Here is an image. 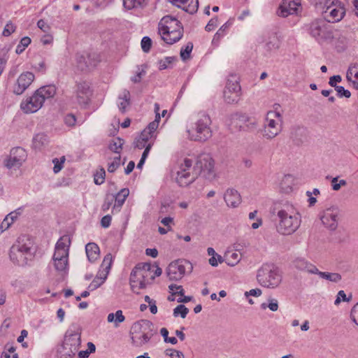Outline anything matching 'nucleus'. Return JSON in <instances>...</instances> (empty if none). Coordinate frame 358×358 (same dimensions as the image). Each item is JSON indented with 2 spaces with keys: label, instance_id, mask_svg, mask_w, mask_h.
Instances as JSON below:
<instances>
[{
  "label": "nucleus",
  "instance_id": "obj_1",
  "mask_svg": "<svg viewBox=\"0 0 358 358\" xmlns=\"http://www.w3.org/2000/svg\"><path fill=\"white\" fill-rule=\"evenodd\" d=\"M277 231L282 235H290L300 227L301 215L292 205L285 204L277 212Z\"/></svg>",
  "mask_w": 358,
  "mask_h": 358
},
{
  "label": "nucleus",
  "instance_id": "obj_2",
  "mask_svg": "<svg viewBox=\"0 0 358 358\" xmlns=\"http://www.w3.org/2000/svg\"><path fill=\"white\" fill-rule=\"evenodd\" d=\"M57 89L53 85L43 86L35 91L32 96L27 97L20 103V108L25 113L37 112L47 99L56 94Z\"/></svg>",
  "mask_w": 358,
  "mask_h": 358
},
{
  "label": "nucleus",
  "instance_id": "obj_3",
  "mask_svg": "<svg viewBox=\"0 0 358 358\" xmlns=\"http://www.w3.org/2000/svg\"><path fill=\"white\" fill-rule=\"evenodd\" d=\"M211 123V119L206 113H199L194 126L187 129L189 138L199 142L208 140L212 136Z\"/></svg>",
  "mask_w": 358,
  "mask_h": 358
},
{
  "label": "nucleus",
  "instance_id": "obj_4",
  "mask_svg": "<svg viewBox=\"0 0 358 358\" xmlns=\"http://www.w3.org/2000/svg\"><path fill=\"white\" fill-rule=\"evenodd\" d=\"M194 161L189 158H184L178 162L173 167V174L176 176L175 180L180 187H187L196 179L194 171Z\"/></svg>",
  "mask_w": 358,
  "mask_h": 358
},
{
  "label": "nucleus",
  "instance_id": "obj_5",
  "mask_svg": "<svg viewBox=\"0 0 358 358\" xmlns=\"http://www.w3.org/2000/svg\"><path fill=\"white\" fill-rule=\"evenodd\" d=\"M152 323L147 320L134 322L130 329L131 343L135 347H141L150 340Z\"/></svg>",
  "mask_w": 358,
  "mask_h": 358
},
{
  "label": "nucleus",
  "instance_id": "obj_6",
  "mask_svg": "<svg viewBox=\"0 0 358 358\" xmlns=\"http://www.w3.org/2000/svg\"><path fill=\"white\" fill-rule=\"evenodd\" d=\"M257 279L262 286L274 289L281 283L282 275L277 267L273 265L264 264L258 270Z\"/></svg>",
  "mask_w": 358,
  "mask_h": 358
},
{
  "label": "nucleus",
  "instance_id": "obj_7",
  "mask_svg": "<svg viewBox=\"0 0 358 358\" xmlns=\"http://www.w3.org/2000/svg\"><path fill=\"white\" fill-rule=\"evenodd\" d=\"M194 167L196 178L199 176L209 181L216 178L215 161L209 154L203 153L199 155L194 162Z\"/></svg>",
  "mask_w": 358,
  "mask_h": 358
},
{
  "label": "nucleus",
  "instance_id": "obj_8",
  "mask_svg": "<svg viewBox=\"0 0 358 358\" xmlns=\"http://www.w3.org/2000/svg\"><path fill=\"white\" fill-rule=\"evenodd\" d=\"M282 123V117L279 112H268L265 120L263 136L267 139L275 138L281 131Z\"/></svg>",
  "mask_w": 358,
  "mask_h": 358
},
{
  "label": "nucleus",
  "instance_id": "obj_9",
  "mask_svg": "<svg viewBox=\"0 0 358 358\" xmlns=\"http://www.w3.org/2000/svg\"><path fill=\"white\" fill-rule=\"evenodd\" d=\"M239 78L236 74H230L224 90V99L227 103H237L241 95Z\"/></svg>",
  "mask_w": 358,
  "mask_h": 358
},
{
  "label": "nucleus",
  "instance_id": "obj_10",
  "mask_svg": "<svg viewBox=\"0 0 358 358\" xmlns=\"http://www.w3.org/2000/svg\"><path fill=\"white\" fill-rule=\"evenodd\" d=\"M310 34L319 43H323L334 38L333 31L322 20H315L310 24Z\"/></svg>",
  "mask_w": 358,
  "mask_h": 358
},
{
  "label": "nucleus",
  "instance_id": "obj_11",
  "mask_svg": "<svg viewBox=\"0 0 358 358\" xmlns=\"http://www.w3.org/2000/svg\"><path fill=\"white\" fill-rule=\"evenodd\" d=\"M152 266L148 263L138 264L131 271L129 278L131 288L134 292L136 289H145L146 283L143 282V272L150 271Z\"/></svg>",
  "mask_w": 358,
  "mask_h": 358
},
{
  "label": "nucleus",
  "instance_id": "obj_12",
  "mask_svg": "<svg viewBox=\"0 0 358 358\" xmlns=\"http://www.w3.org/2000/svg\"><path fill=\"white\" fill-rule=\"evenodd\" d=\"M81 343L80 331L77 324H72L65 334L63 348L69 349V352H77Z\"/></svg>",
  "mask_w": 358,
  "mask_h": 358
},
{
  "label": "nucleus",
  "instance_id": "obj_13",
  "mask_svg": "<svg viewBox=\"0 0 358 358\" xmlns=\"http://www.w3.org/2000/svg\"><path fill=\"white\" fill-rule=\"evenodd\" d=\"M25 158L26 153L23 148L20 147L14 148L11 149L10 155L4 161V164L9 169L16 170L22 166L25 161Z\"/></svg>",
  "mask_w": 358,
  "mask_h": 358
},
{
  "label": "nucleus",
  "instance_id": "obj_14",
  "mask_svg": "<svg viewBox=\"0 0 358 358\" xmlns=\"http://www.w3.org/2000/svg\"><path fill=\"white\" fill-rule=\"evenodd\" d=\"M189 263L185 260L178 259L171 262L166 268V274L170 280H180L185 273V266Z\"/></svg>",
  "mask_w": 358,
  "mask_h": 358
},
{
  "label": "nucleus",
  "instance_id": "obj_15",
  "mask_svg": "<svg viewBox=\"0 0 358 358\" xmlns=\"http://www.w3.org/2000/svg\"><path fill=\"white\" fill-rule=\"evenodd\" d=\"M183 30L182 23L176 17L171 15L163 17L158 24V32L160 34L173 31Z\"/></svg>",
  "mask_w": 358,
  "mask_h": 358
},
{
  "label": "nucleus",
  "instance_id": "obj_16",
  "mask_svg": "<svg viewBox=\"0 0 358 358\" xmlns=\"http://www.w3.org/2000/svg\"><path fill=\"white\" fill-rule=\"evenodd\" d=\"M340 210L337 207H331L324 210L320 219L322 224L329 229L334 231L338 227Z\"/></svg>",
  "mask_w": 358,
  "mask_h": 358
},
{
  "label": "nucleus",
  "instance_id": "obj_17",
  "mask_svg": "<svg viewBox=\"0 0 358 358\" xmlns=\"http://www.w3.org/2000/svg\"><path fill=\"white\" fill-rule=\"evenodd\" d=\"M74 94L78 104L87 105L92 95L90 84L86 81L77 82Z\"/></svg>",
  "mask_w": 358,
  "mask_h": 358
},
{
  "label": "nucleus",
  "instance_id": "obj_18",
  "mask_svg": "<svg viewBox=\"0 0 358 358\" xmlns=\"http://www.w3.org/2000/svg\"><path fill=\"white\" fill-rule=\"evenodd\" d=\"M34 80V75L31 72L22 73L13 86V92L16 95H20L29 87Z\"/></svg>",
  "mask_w": 358,
  "mask_h": 358
},
{
  "label": "nucleus",
  "instance_id": "obj_19",
  "mask_svg": "<svg viewBox=\"0 0 358 358\" xmlns=\"http://www.w3.org/2000/svg\"><path fill=\"white\" fill-rule=\"evenodd\" d=\"M300 6V3L295 1L282 0L279 7L278 15L280 17H286L289 15L296 14Z\"/></svg>",
  "mask_w": 358,
  "mask_h": 358
},
{
  "label": "nucleus",
  "instance_id": "obj_20",
  "mask_svg": "<svg viewBox=\"0 0 358 358\" xmlns=\"http://www.w3.org/2000/svg\"><path fill=\"white\" fill-rule=\"evenodd\" d=\"M169 1L190 14L195 13L199 8L198 0H169Z\"/></svg>",
  "mask_w": 358,
  "mask_h": 358
},
{
  "label": "nucleus",
  "instance_id": "obj_21",
  "mask_svg": "<svg viewBox=\"0 0 358 358\" xmlns=\"http://www.w3.org/2000/svg\"><path fill=\"white\" fill-rule=\"evenodd\" d=\"M31 253V248L27 245L26 243H21L18 242L17 244L13 245L10 249V259L14 260L15 259H17L19 257L20 258L24 257L27 259L26 255H30Z\"/></svg>",
  "mask_w": 358,
  "mask_h": 358
},
{
  "label": "nucleus",
  "instance_id": "obj_22",
  "mask_svg": "<svg viewBox=\"0 0 358 358\" xmlns=\"http://www.w3.org/2000/svg\"><path fill=\"white\" fill-rule=\"evenodd\" d=\"M224 199L229 207L236 208L241 202V197L237 190L228 189L224 195Z\"/></svg>",
  "mask_w": 358,
  "mask_h": 358
},
{
  "label": "nucleus",
  "instance_id": "obj_23",
  "mask_svg": "<svg viewBox=\"0 0 358 358\" xmlns=\"http://www.w3.org/2000/svg\"><path fill=\"white\" fill-rule=\"evenodd\" d=\"M345 13L343 7H329L325 11V17L331 22H336L342 20Z\"/></svg>",
  "mask_w": 358,
  "mask_h": 358
},
{
  "label": "nucleus",
  "instance_id": "obj_24",
  "mask_svg": "<svg viewBox=\"0 0 358 358\" xmlns=\"http://www.w3.org/2000/svg\"><path fill=\"white\" fill-rule=\"evenodd\" d=\"M294 265L298 270L306 271L308 273L315 274L317 272V268L316 266L310 263L303 258H296L294 261Z\"/></svg>",
  "mask_w": 358,
  "mask_h": 358
},
{
  "label": "nucleus",
  "instance_id": "obj_25",
  "mask_svg": "<svg viewBox=\"0 0 358 358\" xmlns=\"http://www.w3.org/2000/svg\"><path fill=\"white\" fill-rule=\"evenodd\" d=\"M77 64L81 71H86L96 66L95 62L92 61L91 55L88 54L78 55Z\"/></svg>",
  "mask_w": 358,
  "mask_h": 358
},
{
  "label": "nucleus",
  "instance_id": "obj_26",
  "mask_svg": "<svg viewBox=\"0 0 358 358\" xmlns=\"http://www.w3.org/2000/svg\"><path fill=\"white\" fill-rule=\"evenodd\" d=\"M129 194L128 188L122 189L116 195H114L115 204L113 205L112 213L119 212L124 204L126 199Z\"/></svg>",
  "mask_w": 358,
  "mask_h": 358
},
{
  "label": "nucleus",
  "instance_id": "obj_27",
  "mask_svg": "<svg viewBox=\"0 0 358 358\" xmlns=\"http://www.w3.org/2000/svg\"><path fill=\"white\" fill-rule=\"evenodd\" d=\"M162 39L167 44L172 45L179 40L183 36V30L180 31H173L167 33H164L163 34H160Z\"/></svg>",
  "mask_w": 358,
  "mask_h": 358
},
{
  "label": "nucleus",
  "instance_id": "obj_28",
  "mask_svg": "<svg viewBox=\"0 0 358 358\" xmlns=\"http://www.w3.org/2000/svg\"><path fill=\"white\" fill-rule=\"evenodd\" d=\"M85 252L90 262H94L99 256V248L94 243H87L85 246Z\"/></svg>",
  "mask_w": 358,
  "mask_h": 358
},
{
  "label": "nucleus",
  "instance_id": "obj_29",
  "mask_svg": "<svg viewBox=\"0 0 358 358\" xmlns=\"http://www.w3.org/2000/svg\"><path fill=\"white\" fill-rule=\"evenodd\" d=\"M279 47L280 42L278 36L275 34H272L268 36L264 45V50L267 53H271L273 51L277 50Z\"/></svg>",
  "mask_w": 358,
  "mask_h": 358
},
{
  "label": "nucleus",
  "instance_id": "obj_30",
  "mask_svg": "<svg viewBox=\"0 0 358 358\" xmlns=\"http://www.w3.org/2000/svg\"><path fill=\"white\" fill-rule=\"evenodd\" d=\"M315 274L318 275L320 278L327 280L331 282L336 283L340 282L342 279L341 275L338 273L322 272L317 269V272Z\"/></svg>",
  "mask_w": 358,
  "mask_h": 358
},
{
  "label": "nucleus",
  "instance_id": "obj_31",
  "mask_svg": "<svg viewBox=\"0 0 358 358\" xmlns=\"http://www.w3.org/2000/svg\"><path fill=\"white\" fill-rule=\"evenodd\" d=\"M293 185V177L291 175H285L281 180L280 187L282 192L288 193L292 191Z\"/></svg>",
  "mask_w": 358,
  "mask_h": 358
},
{
  "label": "nucleus",
  "instance_id": "obj_32",
  "mask_svg": "<svg viewBox=\"0 0 358 358\" xmlns=\"http://www.w3.org/2000/svg\"><path fill=\"white\" fill-rule=\"evenodd\" d=\"M232 24V22L230 20H228L226 23H224L215 33L214 35V37L212 41V43L213 45L218 44L221 38H222L225 34L227 30L229 29V27Z\"/></svg>",
  "mask_w": 358,
  "mask_h": 358
},
{
  "label": "nucleus",
  "instance_id": "obj_33",
  "mask_svg": "<svg viewBox=\"0 0 358 358\" xmlns=\"http://www.w3.org/2000/svg\"><path fill=\"white\" fill-rule=\"evenodd\" d=\"M119 100H120V101L118 102L119 109L122 112H124L126 108L129 104L130 92L128 90H124L122 92V94L119 96Z\"/></svg>",
  "mask_w": 358,
  "mask_h": 358
},
{
  "label": "nucleus",
  "instance_id": "obj_34",
  "mask_svg": "<svg viewBox=\"0 0 358 358\" xmlns=\"http://www.w3.org/2000/svg\"><path fill=\"white\" fill-rule=\"evenodd\" d=\"M150 129H151L149 128V125L144 129L139 136L141 138V141H144V142L146 143H154L157 136L156 131H151Z\"/></svg>",
  "mask_w": 358,
  "mask_h": 358
},
{
  "label": "nucleus",
  "instance_id": "obj_35",
  "mask_svg": "<svg viewBox=\"0 0 358 358\" xmlns=\"http://www.w3.org/2000/svg\"><path fill=\"white\" fill-rule=\"evenodd\" d=\"M124 141L123 139L117 137L111 140L108 148L115 153L120 154Z\"/></svg>",
  "mask_w": 358,
  "mask_h": 358
},
{
  "label": "nucleus",
  "instance_id": "obj_36",
  "mask_svg": "<svg viewBox=\"0 0 358 358\" xmlns=\"http://www.w3.org/2000/svg\"><path fill=\"white\" fill-rule=\"evenodd\" d=\"M55 268L58 272L66 273L69 270L68 258L52 259Z\"/></svg>",
  "mask_w": 358,
  "mask_h": 358
},
{
  "label": "nucleus",
  "instance_id": "obj_37",
  "mask_svg": "<svg viewBox=\"0 0 358 358\" xmlns=\"http://www.w3.org/2000/svg\"><path fill=\"white\" fill-rule=\"evenodd\" d=\"M47 142L48 137L45 134H38L33 138V146L35 149L40 150Z\"/></svg>",
  "mask_w": 358,
  "mask_h": 358
},
{
  "label": "nucleus",
  "instance_id": "obj_38",
  "mask_svg": "<svg viewBox=\"0 0 358 358\" xmlns=\"http://www.w3.org/2000/svg\"><path fill=\"white\" fill-rule=\"evenodd\" d=\"M71 245V238L68 235L62 236L55 245L56 249L65 250L69 252V247Z\"/></svg>",
  "mask_w": 358,
  "mask_h": 358
},
{
  "label": "nucleus",
  "instance_id": "obj_39",
  "mask_svg": "<svg viewBox=\"0 0 358 358\" xmlns=\"http://www.w3.org/2000/svg\"><path fill=\"white\" fill-rule=\"evenodd\" d=\"M262 310L269 308L270 310L275 312L278 309V301L276 299L269 297L267 299V303H262L260 306Z\"/></svg>",
  "mask_w": 358,
  "mask_h": 358
},
{
  "label": "nucleus",
  "instance_id": "obj_40",
  "mask_svg": "<svg viewBox=\"0 0 358 358\" xmlns=\"http://www.w3.org/2000/svg\"><path fill=\"white\" fill-rule=\"evenodd\" d=\"M113 264V256L110 253L107 254L102 262L101 267L103 270L105 271V273H103V275H106L107 277L108 274L109 273V271L110 270L111 266Z\"/></svg>",
  "mask_w": 358,
  "mask_h": 358
},
{
  "label": "nucleus",
  "instance_id": "obj_41",
  "mask_svg": "<svg viewBox=\"0 0 358 358\" xmlns=\"http://www.w3.org/2000/svg\"><path fill=\"white\" fill-rule=\"evenodd\" d=\"M106 275H102L100 274L99 275H96L95 278L92 280V282L89 285L87 289L90 291H93L99 287L106 280Z\"/></svg>",
  "mask_w": 358,
  "mask_h": 358
},
{
  "label": "nucleus",
  "instance_id": "obj_42",
  "mask_svg": "<svg viewBox=\"0 0 358 358\" xmlns=\"http://www.w3.org/2000/svg\"><path fill=\"white\" fill-rule=\"evenodd\" d=\"M241 260V255L237 252L229 253L226 256V263L230 266H236Z\"/></svg>",
  "mask_w": 358,
  "mask_h": 358
},
{
  "label": "nucleus",
  "instance_id": "obj_43",
  "mask_svg": "<svg viewBox=\"0 0 358 358\" xmlns=\"http://www.w3.org/2000/svg\"><path fill=\"white\" fill-rule=\"evenodd\" d=\"M31 43V38L28 36L23 37L20 43L17 45L15 52L20 55L24 52L25 48Z\"/></svg>",
  "mask_w": 358,
  "mask_h": 358
},
{
  "label": "nucleus",
  "instance_id": "obj_44",
  "mask_svg": "<svg viewBox=\"0 0 358 358\" xmlns=\"http://www.w3.org/2000/svg\"><path fill=\"white\" fill-rule=\"evenodd\" d=\"M177 60L176 57H166L159 62V69L164 70L170 67L172 63Z\"/></svg>",
  "mask_w": 358,
  "mask_h": 358
},
{
  "label": "nucleus",
  "instance_id": "obj_45",
  "mask_svg": "<svg viewBox=\"0 0 358 358\" xmlns=\"http://www.w3.org/2000/svg\"><path fill=\"white\" fill-rule=\"evenodd\" d=\"M193 49V43L189 42L187 43L185 48H182L180 50V57L183 61L187 60L190 57V53Z\"/></svg>",
  "mask_w": 358,
  "mask_h": 358
},
{
  "label": "nucleus",
  "instance_id": "obj_46",
  "mask_svg": "<svg viewBox=\"0 0 358 358\" xmlns=\"http://www.w3.org/2000/svg\"><path fill=\"white\" fill-rule=\"evenodd\" d=\"M106 171L103 168H101L99 170L94 174V181L96 185H101L105 181Z\"/></svg>",
  "mask_w": 358,
  "mask_h": 358
},
{
  "label": "nucleus",
  "instance_id": "obj_47",
  "mask_svg": "<svg viewBox=\"0 0 358 358\" xmlns=\"http://www.w3.org/2000/svg\"><path fill=\"white\" fill-rule=\"evenodd\" d=\"M188 313L189 309L184 305H178L173 309L174 317L180 315L182 318H185Z\"/></svg>",
  "mask_w": 358,
  "mask_h": 358
},
{
  "label": "nucleus",
  "instance_id": "obj_48",
  "mask_svg": "<svg viewBox=\"0 0 358 358\" xmlns=\"http://www.w3.org/2000/svg\"><path fill=\"white\" fill-rule=\"evenodd\" d=\"M114 201V195H107L104 199L103 203L101 206V210L103 212L108 210Z\"/></svg>",
  "mask_w": 358,
  "mask_h": 358
},
{
  "label": "nucleus",
  "instance_id": "obj_49",
  "mask_svg": "<svg viewBox=\"0 0 358 358\" xmlns=\"http://www.w3.org/2000/svg\"><path fill=\"white\" fill-rule=\"evenodd\" d=\"M120 165V156L115 157L113 161L108 164V171L109 173H113Z\"/></svg>",
  "mask_w": 358,
  "mask_h": 358
},
{
  "label": "nucleus",
  "instance_id": "obj_50",
  "mask_svg": "<svg viewBox=\"0 0 358 358\" xmlns=\"http://www.w3.org/2000/svg\"><path fill=\"white\" fill-rule=\"evenodd\" d=\"M152 46V40L148 36H144L141 40V48L143 52H148Z\"/></svg>",
  "mask_w": 358,
  "mask_h": 358
},
{
  "label": "nucleus",
  "instance_id": "obj_51",
  "mask_svg": "<svg viewBox=\"0 0 358 358\" xmlns=\"http://www.w3.org/2000/svg\"><path fill=\"white\" fill-rule=\"evenodd\" d=\"M334 89L337 92V94L339 97L350 98L351 96L350 92L345 90L343 86L337 85Z\"/></svg>",
  "mask_w": 358,
  "mask_h": 358
},
{
  "label": "nucleus",
  "instance_id": "obj_52",
  "mask_svg": "<svg viewBox=\"0 0 358 358\" xmlns=\"http://www.w3.org/2000/svg\"><path fill=\"white\" fill-rule=\"evenodd\" d=\"M69 252L65 250H59L55 248V252L52 259L69 258Z\"/></svg>",
  "mask_w": 358,
  "mask_h": 358
},
{
  "label": "nucleus",
  "instance_id": "obj_53",
  "mask_svg": "<svg viewBox=\"0 0 358 358\" xmlns=\"http://www.w3.org/2000/svg\"><path fill=\"white\" fill-rule=\"evenodd\" d=\"M165 354L171 358H185V356L181 351L174 349L166 350L165 351Z\"/></svg>",
  "mask_w": 358,
  "mask_h": 358
},
{
  "label": "nucleus",
  "instance_id": "obj_54",
  "mask_svg": "<svg viewBox=\"0 0 358 358\" xmlns=\"http://www.w3.org/2000/svg\"><path fill=\"white\" fill-rule=\"evenodd\" d=\"M306 134V129L305 128L298 127L295 128L294 131L292 133V136H293V138H297L298 136H300L301 138H299V140L300 142H302L303 137H305Z\"/></svg>",
  "mask_w": 358,
  "mask_h": 358
},
{
  "label": "nucleus",
  "instance_id": "obj_55",
  "mask_svg": "<svg viewBox=\"0 0 358 358\" xmlns=\"http://www.w3.org/2000/svg\"><path fill=\"white\" fill-rule=\"evenodd\" d=\"M145 70L142 68L140 69V66H138V71L136 72V75L131 78V81L134 83H138L141 82L142 77L145 75Z\"/></svg>",
  "mask_w": 358,
  "mask_h": 358
},
{
  "label": "nucleus",
  "instance_id": "obj_56",
  "mask_svg": "<svg viewBox=\"0 0 358 358\" xmlns=\"http://www.w3.org/2000/svg\"><path fill=\"white\" fill-rule=\"evenodd\" d=\"M125 320V317L123 315L122 311L118 310L115 313V326L118 327L120 323L123 322Z\"/></svg>",
  "mask_w": 358,
  "mask_h": 358
},
{
  "label": "nucleus",
  "instance_id": "obj_57",
  "mask_svg": "<svg viewBox=\"0 0 358 358\" xmlns=\"http://www.w3.org/2000/svg\"><path fill=\"white\" fill-rule=\"evenodd\" d=\"M123 5L125 8L131 10L134 8L140 7L136 0H123Z\"/></svg>",
  "mask_w": 358,
  "mask_h": 358
},
{
  "label": "nucleus",
  "instance_id": "obj_58",
  "mask_svg": "<svg viewBox=\"0 0 358 358\" xmlns=\"http://www.w3.org/2000/svg\"><path fill=\"white\" fill-rule=\"evenodd\" d=\"M15 27L11 22H8L6 24L3 31V35L4 36H8L15 31Z\"/></svg>",
  "mask_w": 358,
  "mask_h": 358
},
{
  "label": "nucleus",
  "instance_id": "obj_59",
  "mask_svg": "<svg viewBox=\"0 0 358 358\" xmlns=\"http://www.w3.org/2000/svg\"><path fill=\"white\" fill-rule=\"evenodd\" d=\"M217 22H218L217 17L215 16V17H213L211 20H210V21L206 24V26L205 27L206 31H212L215 27H216L217 26Z\"/></svg>",
  "mask_w": 358,
  "mask_h": 358
},
{
  "label": "nucleus",
  "instance_id": "obj_60",
  "mask_svg": "<svg viewBox=\"0 0 358 358\" xmlns=\"http://www.w3.org/2000/svg\"><path fill=\"white\" fill-rule=\"evenodd\" d=\"M151 266L152 269L150 270V272H154V275L150 278V280L152 281L155 278V277H158L162 275V270L156 264H151Z\"/></svg>",
  "mask_w": 358,
  "mask_h": 358
},
{
  "label": "nucleus",
  "instance_id": "obj_61",
  "mask_svg": "<svg viewBox=\"0 0 358 358\" xmlns=\"http://www.w3.org/2000/svg\"><path fill=\"white\" fill-rule=\"evenodd\" d=\"M161 120V115L159 113H156L155 119L154 121L151 122L148 125L149 128L151 129L152 131H156L159 127V123Z\"/></svg>",
  "mask_w": 358,
  "mask_h": 358
},
{
  "label": "nucleus",
  "instance_id": "obj_62",
  "mask_svg": "<svg viewBox=\"0 0 358 358\" xmlns=\"http://www.w3.org/2000/svg\"><path fill=\"white\" fill-rule=\"evenodd\" d=\"M65 124L68 126H73L76 124V119L74 115L73 114H68L66 115L64 118Z\"/></svg>",
  "mask_w": 358,
  "mask_h": 358
},
{
  "label": "nucleus",
  "instance_id": "obj_63",
  "mask_svg": "<svg viewBox=\"0 0 358 358\" xmlns=\"http://www.w3.org/2000/svg\"><path fill=\"white\" fill-rule=\"evenodd\" d=\"M37 26L39 29H41L43 32L45 33L48 32L50 30V26L43 20H39L37 22Z\"/></svg>",
  "mask_w": 358,
  "mask_h": 358
},
{
  "label": "nucleus",
  "instance_id": "obj_64",
  "mask_svg": "<svg viewBox=\"0 0 358 358\" xmlns=\"http://www.w3.org/2000/svg\"><path fill=\"white\" fill-rule=\"evenodd\" d=\"M69 349H64L62 348V350L59 352L60 358H73L76 355V352H73V354L69 352Z\"/></svg>",
  "mask_w": 358,
  "mask_h": 358
}]
</instances>
